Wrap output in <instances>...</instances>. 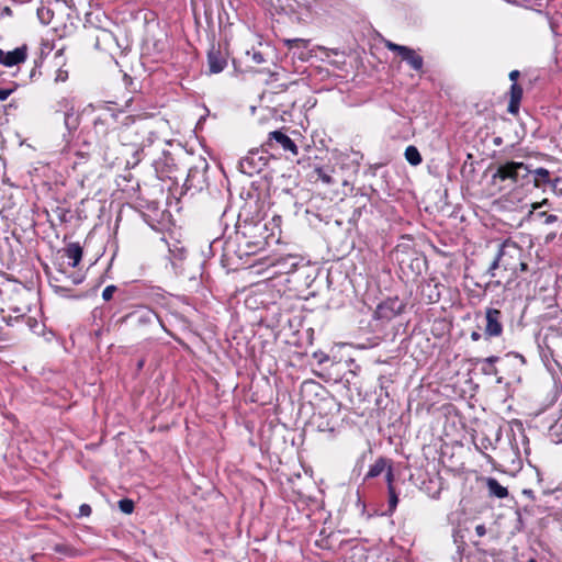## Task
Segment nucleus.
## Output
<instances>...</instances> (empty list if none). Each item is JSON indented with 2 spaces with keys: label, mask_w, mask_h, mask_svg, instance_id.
<instances>
[{
  "label": "nucleus",
  "mask_w": 562,
  "mask_h": 562,
  "mask_svg": "<svg viewBox=\"0 0 562 562\" xmlns=\"http://www.w3.org/2000/svg\"><path fill=\"white\" fill-rule=\"evenodd\" d=\"M318 178L325 183H331V177L325 173L322 169H317Z\"/></svg>",
  "instance_id": "obj_31"
},
{
  "label": "nucleus",
  "mask_w": 562,
  "mask_h": 562,
  "mask_svg": "<svg viewBox=\"0 0 562 562\" xmlns=\"http://www.w3.org/2000/svg\"><path fill=\"white\" fill-rule=\"evenodd\" d=\"M519 71L518 70H513L509 72V79L514 82H516L517 78L519 77Z\"/></svg>",
  "instance_id": "obj_36"
},
{
  "label": "nucleus",
  "mask_w": 562,
  "mask_h": 562,
  "mask_svg": "<svg viewBox=\"0 0 562 562\" xmlns=\"http://www.w3.org/2000/svg\"><path fill=\"white\" fill-rule=\"evenodd\" d=\"M11 93H12L11 89L0 88V101L7 100Z\"/></svg>",
  "instance_id": "obj_33"
},
{
  "label": "nucleus",
  "mask_w": 562,
  "mask_h": 562,
  "mask_svg": "<svg viewBox=\"0 0 562 562\" xmlns=\"http://www.w3.org/2000/svg\"><path fill=\"white\" fill-rule=\"evenodd\" d=\"M532 170L524 162L506 161L499 164L492 176L493 184L504 183L501 189L524 188L531 183Z\"/></svg>",
  "instance_id": "obj_2"
},
{
  "label": "nucleus",
  "mask_w": 562,
  "mask_h": 562,
  "mask_svg": "<svg viewBox=\"0 0 562 562\" xmlns=\"http://www.w3.org/2000/svg\"><path fill=\"white\" fill-rule=\"evenodd\" d=\"M384 45L389 50L397 53L402 60L406 61L412 69L416 71H420L423 69L424 59L413 48L395 44L391 41H385Z\"/></svg>",
  "instance_id": "obj_5"
},
{
  "label": "nucleus",
  "mask_w": 562,
  "mask_h": 562,
  "mask_svg": "<svg viewBox=\"0 0 562 562\" xmlns=\"http://www.w3.org/2000/svg\"><path fill=\"white\" fill-rule=\"evenodd\" d=\"M539 217H544V224L550 225L558 221V216L553 214H547L546 212H539L537 214Z\"/></svg>",
  "instance_id": "obj_27"
},
{
  "label": "nucleus",
  "mask_w": 562,
  "mask_h": 562,
  "mask_svg": "<svg viewBox=\"0 0 562 562\" xmlns=\"http://www.w3.org/2000/svg\"><path fill=\"white\" fill-rule=\"evenodd\" d=\"M267 149L282 148L284 151H290L296 156L299 153L295 143L283 132L273 131L269 133L267 142L263 144Z\"/></svg>",
  "instance_id": "obj_6"
},
{
  "label": "nucleus",
  "mask_w": 562,
  "mask_h": 562,
  "mask_svg": "<svg viewBox=\"0 0 562 562\" xmlns=\"http://www.w3.org/2000/svg\"><path fill=\"white\" fill-rule=\"evenodd\" d=\"M499 360V357L497 356H490L487 358H484L480 360L482 362L481 371L485 375H495L497 376L496 382L503 383L504 378L498 376V369L495 367V363Z\"/></svg>",
  "instance_id": "obj_11"
},
{
  "label": "nucleus",
  "mask_w": 562,
  "mask_h": 562,
  "mask_svg": "<svg viewBox=\"0 0 562 562\" xmlns=\"http://www.w3.org/2000/svg\"><path fill=\"white\" fill-rule=\"evenodd\" d=\"M79 512L80 516H89L91 514V507L88 504H82Z\"/></svg>",
  "instance_id": "obj_32"
},
{
  "label": "nucleus",
  "mask_w": 562,
  "mask_h": 562,
  "mask_svg": "<svg viewBox=\"0 0 562 562\" xmlns=\"http://www.w3.org/2000/svg\"><path fill=\"white\" fill-rule=\"evenodd\" d=\"M509 93H510V100L508 103L507 111L510 114H517L519 111V104H520V101L522 98V88L518 83L514 82L510 86Z\"/></svg>",
  "instance_id": "obj_12"
},
{
  "label": "nucleus",
  "mask_w": 562,
  "mask_h": 562,
  "mask_svg": "<svg viewBox=\"0 0 562 562\" xmlns=\"http://www.w3.org/2000/svg\"><path fill=\"white\" fill-rule=\"evenodd\" d=\"M491 447H492V442L488 438H482L480 440V445H476V449H479L481 452H483L484 450H487Z\"/></svg>",
  "instance_id": "obj_28"
},
{
  "label": "nucleus",
  "mask_w": 562,
  "mask_h": 562,
  "mask_svg": "<svg viewBox=\"0 0 562 562\" xmlns=\"http://www.w3.org/2000/svg\"><path fill=\"white\" fill-rule=\"evenodd\" d=\"M140 131H142V132H147V134H148V137H147V145H150V144L154 142V136H155V135H154V133H153L151 131H148V128H147L146 124H144V123H142V124H139V125H137V126H135V127H134V132H135L136 134H138ZM134 144H135V145H139V146H142V147H145V146H146V144H145V142H144V140H143V142H140V143L134 142Z\"/></svg>",
  "instance_id": "obj_20"
},
{
  "label": "nucleus",
  "mask_w": 562,
  "mask_h": 562,
  "mask_svg": "<svg viewBox=\"0 0 562 562\" xmlns=\"http://www.w3.org/2000/svg\"><path fill=\"white\" fill-rule=\"evenodd\" d=\"M269 160L270 156L267 150L252 149L239 160V169L245 175L254 176L261 172Z\"/></svg>",
  "instance_id": "obj_4"
},
{
  "label": "nucleus",
  "mask_w": 562,
  "mask_h": 562,
  "mask_svg": "<svg viewBox=\"0 0 562 562\" xmlns=\"http://www.w3.org/2000/svg\"><path fill=\"white\" fill-rule=\"evenodd\" d=\"M485 330L487 338L499 337L503 333L502 312L496 308H487L485 312Z\"/></svg>",
  "instance_id": "obj_7"
},
{
  "label": "nucleus",
  "mask_w": 562,
  "mask_h": 562,
  "mask_svg": "<svg viewBox=\"0 0 562 562\" xmlns=\"http://www.w3.org/2000/svg\"><path fill=\"white\" fill-rule=\"evenodd\" d=\"M72 109H69L65 112V125L68 127V121H69V117L72 116Z\"/></svg>",
  "instance_id": "obj_37"
},
{
  "label": "nucleus",
  "mask_w": 562,
  "mask_h": 562,
  "mask_svg": "<svg viewBox=\"0 0 562 562\" xmlns=\"http://www.w3.org/2000/svg\"><path fill=\"white\" fill-rule=\"evenodd\" d=\"M43 11H44V9H38V11H37L38 16H40L41 19H43V15H42V14H43Z\"/></svg>",
  "instance_id": "obj_41"
},
{
  "label": "nucleus",
  "mask_w": 562,
  "mask_h": 562,
  "mask_svg": "<svg viewBox=\"0 0 562 562\" xmlns=\"http://www.w3.org/2000/svg\"><path fill=\"white\" fill-rule=\"evenodd\" d=\"M549 180L550 172L546 168L532 170L531 183H533V187L539 188L541 184L549 182Z\"/></svg>",
  "instance_id": "obj_16"
},
{
  "label": "nucleus",
  "mask_w": 562,
  "mask_h": 562,
  "mask_svg": "<svg viewBox=\"0 0 562 562\" xmlns=\"http://www.w3.org/2000/svg\"><path fill=\"white\" fill-rule=\"evenodd\" d=\"M42 58L35 59L34 65L29 74V80L26 82H33L41 76Z\"/></svg>",
  "instance_id": "obj_22"
},
{
  "label": "nucleus",
  "mask_w": 562,
  "mask_h": 562,
  "mask_svg": "<svg viewBox=\"0 0 562 562\" xmlns=\"http://www.w3.org/2000/svg\"><path fill=\"white\" fill-rule=\"evenodd\" d=\"M284 43L289 49H294V48L306 49L310 44V41L304 40V38H290V40H285Z\"/></svg>",
  "instance_id": "obj_19"
},
{
  "label": "nucleus",
  "mask_w": 562,
  "mask_h": 562,
  "mask_svg": "<svg viewBox=\"0 0 562 562\" xmlns=\"http://www.w3.org/2000/svg\"><path fill=\"white\" fill-rule=\"evenodd\" d=\"M387 465V461L383 458L378 459L369 469L367 473V477H376L379 476Z\"/></svg>",
  "instance_id": "obj_18"
},
{
  "label": "nucleus",
  "mask_w": 562,
  "mask_h": 562,
  "mask_svg": "<svg viewBox=\"0 0 562 562\" xmlns=\"http://www.w3.org/2000/svg\"><path fill=\"white\" fill-rule=\"evenodd\" d=\"M480 338H481V334H480V333H477V331H473V333L471 334V339H472V340L477 341V340H480Z\"/></svg>",
  "instance_id": "obj_38"
},
{
  "label": "nucleus",
  "mask_w": 562,
  "mask_h": 562,
  "mask_svg": "<svg viewBox=\"0 0 562 562\" xmlns=\"http://www.w3.org/2000/svg\"><path fill=\"white\" fill-rule=\"evenodd\" d=\"M246 56L256 65L265 63L263 54L259 50H256L255 48H252L251 50H247Z\"/></svg>",
  "instance_id": "obj_23"
},
{
  "label": "nucleus",
  "mask_w": 562,
  "mask_h": 562,
  "mask_svg": "<svg viewBox=\"0 0 562 562\" xmlns=\"http://www.w3.org/2000/svg\"><path fill=\"white\" fill-rule=\"evenodd\" d=\"M68 78V71L67 70H64V69H58L57 70V74H56V77H55V81L56 82H64L66 81Z\"/></svg>",
  "instance_id": "obj_29"
},
{
  "label": "nucleus",
  "mask_w": 562,
  "mask_h": 562,
  "mask_svg": "<svg viewBox=\"0 0 562 562\" xmlns=\"http://www.w3.org/2000/svg\"><path fill=\"white\" fill-rule=\"evenodd\" d=\"M546 204H548V200H547V199H544V200H543L542 202H540V203H536V204H533V205H532V207L536 210V209L541 207L542 205H546Z\"/></svg>",
  "instance_id": "obj_40"
},
{
  "label": "nucleus",
  "mask_w": 562,
  "mask_h": 562,
  "mask_svg": "<svg viewBox=\"0 0 562 562\" xmlns=\"http://www.w3.org/2000/svg\"><path fill=\"white\" fill-rule=\"evenodd\" d=\"M116 290L117 288L115 285H108L102 292L103 300L110 301L113 297V294L115 293Z\"/></svg>",
  "instance_id": "obj_26"
},
{
  "label": "nucleus",
  "mask_w": 562,
  "mask_h": 562,
  "mask_svg": "<svg viewBox=\"0 0 562 562\" xmlns=\"http://www.w3.org/2000/svg\"><path fill=\"white\" fill-rule=\"evenodd\" d=\"M386 482H387V490H389L390 488V484H392V482H393V472H392L391 465H389V468H387Z\"/></svg>",
  "instance_id": "obj_35"
},
{
  "label": "nucleus",
  "mask_w": 562,
  "mask_h": 562,
  "mask_svg": "<svg viewBox=\"0 0 562 562\" xmlns=\"http://www.w3.org/2000/svg\"><path fill=\"white\" fill-rule=\"evenodd\" d=\"M528 562H536V560L531 559V560H529Z\"/></svg>",
  "instance_id": "obj_43"
},
{
  "label": "nucleus",
  "mask_w": 562,
  "mask_h": 562,
  "mask_svg": "<svg viewBox=\"0 0 562 562\" xmlns=\"http://www.w3.org/2000/svg\"><path fill=\"white\" fill-rule=\"evenodd\" d=\"M548 435L553 443L562 442V411L555 422L549 427Z\"/></svg>",
  "instance_id": "obj_15"
},
{
  "label": "nucleus",
  "mask_w": 562,
  "mask_h": 562,
  "mask_svg": "<svg viewBox=\"0 0 562 562\" xmlns=\"http://www.w3.org/2000/svg\"><path fill=\"white\" fill-rule=\"evenodd\" d=\"M475 532H476V535H477L479 537H483V536H485V535H486V528H485V526H484V525H477V526L475 527Z\"/></svg>",
  "instance_id": "obj_34"
},
{
  "label": "nucleus",
  "mask_w": 562,
  "mask_h": 562,
  "mask_svg": "<svg viewBox=\"0 0 562 562\" xmlns=\"http://www.w3.org/2000/svg\"><path fill=\"white\" fill-rule=\"evenodd\" d=\"M207 65L211 74H218L227 65V54L220 46L212 45L207 53Z\"/></svg>",
  "instance_id": "obj_9"
},
{
  "label": "nucleus",
  "mask_w": 562,
  "mask_h": 562,
  "mask_svg": "<svg viewBox=\"0 0 562 562\" xmlns=\"http://www.w3.org/2000/svg\"><path fill=\"white\" fill-rule=\"evenodd\" d=\"M404 156L412 166H418L423 160L419 150L413 145L406 147Z\"/></svg>",
  "instance_id": "obj_17"
},
{
  "label": "nucleus",
  "mask_w": 562,
  "mask_h": 562,
  "mask_svg": "<svg viewBox=\"0 0 562 562\" xmlns=\"http://www.w3.org/2000/svg\"><path fill=\"white\" fill-rule=\"evenodd\" d=\"M288 261L290 262L289 270H292L293 268H295L297 266L296 257H294V256H288L284 258H280L277 260L276 265L285 266L288 263Z\"/></svg>",
  "instance_id": "obj_25"
},
{
  "label": "nucleus",
  "mask_w": 562,
  "mask_h": 562,
  "mask_svg": "<svg viewBox=\"0 0 562 562\" xmlns=\"http://www.w3.org/2000/svg\"><path fill=\"white\" fill-rule=\"evenodd\" d=\"M522 257L524 250L521 247L509 240L504 241L486 270L485 274L490 277L486 286H501L513 282L518 277L519 271H526L528 268Z\"/></svg>",
  "instance_id": "obj_1"
},
{
  "label": "nucleus",
  "mask_w": 562,
  "mask_h": 562,
  "mask_svg": "<svg viewBox=\"0 0 562 562\" xmlns=\"http://www.w3.org/2000/svg\"><path fill=\"white\" fill-rule=\"evenodd\" d=\"M299 58L304 59V53L299 54Z\"/></svg>",
  "instance_id": "obj_42"
},
{
  "label": "nucleus",
  "mask_w": 562,
  "mask_h": 562,
  "mask_svg": "<svg viewBox=\"0 0 562 562\" xmlns=\"http://www.w3.org/2000/svg\"><path fill=\"white\" fill-rule=\"evenodd\" d=\"M155 322L160 323L162 326V323L156 312L148 306L143 305L135 307L132 312L122 316L117 321L120 324H130L132 327L137 329L146 328L153 325Z\"/></svg>",
  "instance_id": "obj_3"
},
{
  "label": "nucleus",
  "mask_w": 562,
  "mask_h": 562,
  "mask_svg": "<svg viewBox=\"0 0 562 562\" xmlns=\"http://www.w3.org/2000/svg\"><path fill=\"white\" fill-rule=\"evenodd\" d=\"M27 50L29 48L25 44L9 52L0 49V65L13 67L24 63L27 58Z\"/></svg>",
  "instance_id": "obj_8"
},
{
  "label": "nucleus",
  "mask_w": 562,
  "mask_h": 562,
  "mask_svg": "<svg viewBox=\"0 0 562 562\" xmlns=\"http://www.w3.org/2000/svg\"><path fill=\"white\" fill-rule=\"evenodd\" d=\"M505 366L510 369L509 378L514 381L520 382L521 369L526 364V358L517 352H508L504 358Z\"/></svg>",
  "instance_id": "obj_10"
},
{
  "label": "nucleus",
  "mask_w": 562,
  "mask_h": 562,
  "mask_svg": "<svg viewBox=\"0 0 562 562\" xmlns=\"http://www.w3.org/2000/svg\"><path fill=\"white\" fill-rule=\"evenodd\" d=\"M524 495L528 496L529 498L533 499V492L531 490H524Z\"/></svg>",
  "instance_id": "obj_39"
},
{
  "label": "nucleus",
  "mask_w": 562,
  "mask_h": 562,
  "mask_svg": "<svg viewBox=\"0 0 562 562\" xmlns=\"http://www.w3.org/2000/svg\"><path fill=\"white\" fill-rule=\"evenodd\" d=\"M119 508L124 514H132L134 510V502L130 498L119 501Z\"/></svg>",
  "instance_id": "obj_24"
},
{
  "label": "nucleus",
  "mask_w": 562,
  "mask_h": 562,
  "mask_svg": "<svg viewBox=\"0 0 562 562\" xmlns=\"http://www.w3.org/2000/svg\"><path fill=\"white\" fill-rule=\"evenodd\" d=\"M65 256L71 260L70 266L77 267L82 258V247L79 243H70L64 249Z\"/></svg>",
  "instance_id": "obj_13"
},
{
  "label": "nucleus",
  "mask_w": 562,
  "mask_h": 562,
  "mask_svg": "<svg viewBox=\"0 0 562 562\" xmlns=\"http://www.w3.org/2000/svg\"><path fill=\"white\" fill-rule=\"evenodd\" d=\"M488 493L497 498H505L508 495V491L505 486L501 485L499 482L494 477L486 480Z\"/></svg>",
  "instance_id": "obj_14"
},
{
  "label": "nucleus",
  "mask_w": 562,
  "mask_h": 562,
  "mask_svg": "<svg viewBox=\"0 0 562 562\" xmlns=\"http://www.w3.org/2000/svg\"><path fill=\"white\" fill-rule=\"evenodd\" d=\"M389 491V514H393L395 510L397 504H398V496L395 492V488L393 484H390Z\"/></svg>",
  "instance_id": "obj_21"
},
{
  "label": "nucleus",
  "mask_w": 562,
  "mask_h": 562,
  "mask_svg": "<svg viewBox=\"0 0 562 562\" xmlns=\"http://www.w3.org/2000/svg\"><path fill=\"white\" fill-rule=\"evenodd\" d=\"M198 173H199V171H198V169H196V168H190L189 173H188V178H187V180H186V183H187V184L189 183V186H190V187L194 186V184H193V179H194V177H195Z\"/></svg>",
  "instance_id": "obj_30"
}]
</instances>
